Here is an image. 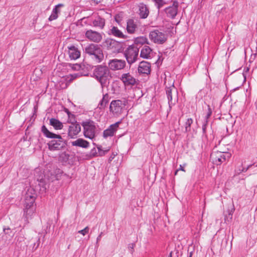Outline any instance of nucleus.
<instances>
[{
    "instance_id": "obj_25",
    "label": "nucleus",
    "mask_w": 257,
    "mask_h": 257,
    "mask_svg": "<svg viewBox=\"0 0 257 257\" xmlns=\"http://www.w3.org/2000/svg\"><path fill=\"white\" fill-rule=\"evenodd\" d=\"M64 5L62 4H59L55 6L53 9L51 15L50 16L48 20L50 21L56 20L58 18V13L60 12V10L58 9L59 8L63 7Z\"/></svg>"
},
{
    "instance_id": "obj_49",
    "label": "nucleus",
    "mask_w": 257,
    "mask_h": 257,
    "mask_svg": "<svg viewBox=\"0 0 257 257\" xmlns=\"http://www.w3.org/2000/svg\"><path fill=\"white\" fill-rule=\"evenodd\" d=\"M168 257H172V252H171L170 253Z\"/></svg>"
},
{
    "instance_id": "obj_53",
    "label": "nucleus",
    "mask_w": 257,
    "mask_h": 257,
    "mask_svg": "<svg viewBox=\"0 0 257 257\" xmlns=\"http://www.w3.org/2000/svg\"><path fill=\"white\" fill-rule=\"evenodd\" d=\"M30 190H31V191L35 192L34 190H33V189H31Z\"/></svg>"
},
{
    "instance_id": "obj_43",
    "label": "nucleus",
    "mask_w": 257,
    "mask_h": 257,
    "mask_svg": "<svg viewBox=\"0 0 257 257\" xmlns=\"http://www.w3.org/2000/svg\"><path fill=\"white\" fill-rule=\"evenodd\" d=\"M90 154V156L93 157L98 156V152L95 148L91 150Z\"/></svg>"
},
{
    "instance_id": "obj_7",
    "label": "nucleus",
    "mask_w": 257,
    "mask_h": 257,
    "mask_svg": "<svg viewBox=\"0 0 257 257\" xmlns=\"http://www.w3.org/2000/svg\"><path fill=\"white\" fill-rule=\"evenodd\" d=\"M139 53V48L137 46L131 45L126 48L124 55L129 64L131 65L137 60Z\"/></svg>"
},
{
    "instance_id": "obj_9",
    "label": "nucleus",
    "mask_w": 257,
    "mask_h": 257,
    "mask_svg": "<svg viewBox=\"0 0 257 257\" xmlns=\"http://www.w3.org/2000/svg\"><path fill=\"white\" fill-rule=\"evenodd\" d=\"M103 46L112 53H119L122 50L121 43L112 39H107L103 42Z\"/></svg>"
},
{
    "instance_id": "obj_34",
    "label": "nucleus",
    "mask_w": 257,
    "mask_h": 257,
    "mask_svg": "<svg viewBox=\"0 0 257 257\" xmlns=\"http://www.w3.org/2000/svg\"><path fill=\"white\" fill-rule=\"evenodd\" d=\"M208 123V120L205 119L204 121L202 124V132H203V137L207 139V136L206 135V128L207 126Z\"/></svg>"
},
{
    "instance_id": "obj_8",
    "label": "nucleus",
    "mask_w": 257,
    "mask_h": 257,
    "mask_svg": "<svg viewBox=\"0 0 257 257\" xmlns=\"http://www.w3.org/2000/svg\"><path fill=\"white\" fill-rule=\"evenodd\" d=\"M210 157L214 164L220 165L227 162L231 157V154L228 152H213Z\"/></svg>"
},
{
    "instance_id": "obj_46",
    "label": "nucleus",
    "mask_w": 257,
    "mask_h": 257,
    "mask_svg": "<svg viewBox=\"0 0 257 257\" xmlns=\"http://www.w3.org/2000/svg\"><path fill=\"white\" fill-rule=\"evenodd\" d=\"M179 170H181V171H184V172H185V170L184 168H183V167H182V165H180L179 169V170H177V171H176V172H175V175H176V174H177V172H178Z\"/></svg>"
},
{
    "instance_id": "obj_18",
    "label": "nucleus",
    "mask_w": 257,
    "mask_h": 257,
    "mask_svg": "<svg viewBox=\"0 0 257 257\" xmlns=\"http://www.w3.org/2000/svg\"><path fill=\"white\" fill-rule=\"evenodd\" d=\"M80 131L81 126L79 123L76 121H75V122H71V124L68 128V136L71 138H74L79 134Z\"/></svg>"
},
{
    "instance_id": "obj_48",
    "label": "nucleus",
    "mask_w": 257,
    "mask_h": 257,
    "mask_svg": "<svg viewBox=\"0 0 257 257\" xmlns=\"http://www.w3.org/2000/svg\"><path fill=\"white\" fill-rule=\"evenodd\" d=\"M79 67H80V66L79 65L76 64L75 67H73V68L74 69H76L77 68H79Z\"/></svg>"
},
{
    "instance_id": "obj_52",
    "label": "nucleus",
    "mask_w": 257,
    "mask_h": 257,
    "mask_svg": "<svg viewBox=\"0 0 257 257\" xmlns=\"http://www.w3.org/2000/svg\"><path fill=\"white\" fill-rule=\"evenodd\" d=\"M113 159V157H110V158L109 159L110 161L111 160V159Z\"/></svg>"
},
{
    "instance_id": "obj_42",
    "label": "nucleus",
    "mask_w": 257,
    "mask_h": 257,
    "mask_svg": "<svg viewBox=\"0 0 257 257\" xmlns=\"http://www.w3.org/2000/svg\"><path fill=\"white\" fill-rule=\"evenodd\" d=\"M89 228L88 226L85 227L83 229L78 231V233L82 234L83 235H85L89 232Z\"/></svg>"
},
{
    "instance_id": "obj_41",
    "label": "nucleus",
    "mask_w": 257,
    "mask_h": 257,
    "mask_svg": "<svg viewBox=\"0 0 257 257\" xmlns=\"http://www.w3.org/2000/svg\"><path fill=\"white\" fill-rule=\"evenodd\" d=\"M40 243V239L39 237L37 239L36 242L34 243L33 246L32 247V250L35 251L39 247Z\"/></svg>"
},
{
    "instance_id": "obj_36",
    "label": "nucleus",
    "mask_w": 257,
    "mask_h": 257,
    "mask_svg": "<svg viewBox=\"0 0 257 257\" xmlns=\"http://www.w3.org/2000/svg\"><path fill=\"white\" fill-rule=\"evenodd\" d=\"M98 150V156H103L108 151V150H103L102 149V147L101 146H98L97 147Z\"/></svg>"
},
{
    "instance_id": "obj_45",
    "label": "nucleus",
    "mask_w": 257,
    "mask_h": 257,
    "mask_svg": "<svg viewBox=\"0 0 257 257\" xmlns=\"http://www.w3.org/2000/svg\"><path fill=\"white\" fill-rule=\"evenodd\" d=\"M102 235H103V232H101L97 236V237L96 238V245L98 246V242L99 241H100Z\"/></svg>"
},
{
    "instance_id": "obj_39",
    "label": "nucleus",
    "mask_w": 257,
    "mask_h": 257,
    "mask_svg": "<svg viewBox=\"0 0 257 257\" xmlns=\"http://www.w3.org/2000/svg\"><path fill=\"white\" fill-rule=\"evenodd\" d=\"M212 113V110L209 105H207V113L205 116V119L208 120V119L211 116Z\"/></svg>"
},
{
    "instance_id": "obj_1",
    "label": "nucleus",
    "mask_w": 257,
    "mask_h": 257,
    "mask_svg": "<svg viewBox=\"0 0 257 257\" xmlns=\"http://www.w3.org/2000/svg\"><path fill=\"white\" fill-rule=\"evenodd\" d=\"M41 132L44 136L47 138L57 139L51 140L48 143L47 145L50 151H59L65 147L66 144L60 135L50 132L45 125L42 126Z\"/></svg>"
},
{
    "instance_id": "obj_27",
    "label": "nucleus",
    "mask_w": 257,
    "mask_h": 257,
    "mask_svg": "<svg viewBox=\"0 0 257 257\" xmlns=\"http://www.w3.org/2000/svg\"><path fill=\"white\" fill-rule=\"evenodd\" d=\"M92 25L94 27H99L102 29L105 25V20L99 16H97L93 20Z\"/></svg>"
},
{
    "instance_id": "obj_22",
    "label": "nucleus",
    "mask_w": 257,
    "mask_h": 257,
    "mask_svg": "<svg viewBox=\"0 0 257 257\" xmlns=\"http://www.w3.org/2000/svg\"><path fill=\"white\" fill-rule=\"evenodd\" d=\"M152 49L148 46L145 45L142 47L140 52V57L144 59H150L151 58Z\"/></svg>"
},
{
    "instance_id": "obj_6",
    "label": "nucleus",
    "mask_w": 257,
    "mask_h": 257,
    "mask_svg": "<svg viewBox=\"0 0 257 257\" xmlns=\"http://www.w3.org/2000/svg\"><path fill=\"white\" fill-rule=\"evenodd\" d=\"M96 123L90 119H87L81 122L83 128V134L85 138L90 140L93 139L95 137Z\"/></svg>"
},
{
    "instance_id": "obj_17",
    "label": "nucleus",
    "mask_w": 257,
    "mask_h": 257,
    "mask_svg": "<svg viewBox=\"0 0 257 257\" xmlns=\"http://www.w3.org/2000/svg\"><path fill=\"white\" fill-rule=\"evenodd\" d=\"M85 37L90 41L95 43H99L102 40V36L99 33L91 30L86 32Z\"/></svg>"
},
{
    "instance_id": "obj_20",
    "label": "nucleus",
    "mask_w": 257,
    "mask_h": 257,
    "mask_svg": "<svg viewBox=\"0 0 257 257\" xmlns=\"http://www.w3.org/2000/svg\"><path fill=\"white\" fill-rule=\"evenodd\" d=\"M109 35L113 36L115 37L125 39L127 36L124 35L117 27L112 26L108 32Z\"/></svg>"
},
{
    "instance_id": "obj_35",
    "label": "nucleus",
    "mask_w": 257,
    "mask_h": 257,
    "mask_svg": "<svg viewBox=\"0 0 257 257\" xmlns=\"http://www.w3.org/2000/svg\"><path fill=\"white\" fill-rule=\"evenodd\" d=\"M254 165V163L252 164H250L248 165L246 167H244L242 166V165H241V168L238 169L237 170V173L238 174L241 173L242 172H246L249 168H250L252 166Z\"/></svg>"
},
{
    "instance_id": "obj_11",
    "label": "nucleus",
    "mask_w": 257,
    "mask_h": 257,
    "mask_svg": "<svg viewBox=\"0 0 257 257\" xmlns=\"http://www.w3.org/2000/svg\"><path fill=\"white\" fill-rule=\"evenodd\" d=\"M179 3L177 1L173 2L172 5L166 7L161 11V13H164L166 17L170 19H174L178 12Z\"/></svg>"
},
{
    "instance_id": "obj_38",
    "label": "nucleus",
    "mask_w": 257,
    "mask_h": 257,
    "mask_svg": "<svg viewBox=\"0 0 257 257\" xmlns=\"http://www.w3.org/2000/svg\"><path fill=\"white\" fill-rule=\"evenodd\" d=\"M67 113L68 116V122H70L71 123V122H75V115L73 114H71L70 111H69L68 110H67Z\"/></svg>"
},
{
    "instance_id": "obj_28",
    "label": "nucleus",
    "mask_w": 257,
    "mask_h": 257,
    "mask_svg": "<svg viewBox=\"0 0 257 257\" xmlns=\"http://www.w3.org/2000/svg\"><path fill=\"white\" fill-rule=\"evenodd\" d=\"M50 124L54 127L55 130H61L63 125L62 122H61L59 120L52 118L50 119Z\"/></svg>"
},
{
    "instance_id": "obj_33",
    "label": "nucleus",
    "mask_w": 257,
    "mask_h": 257,
    "mask_svg": "<svg viewBox=\"0 0 257 257\" xmlns=\"http://www.w3.org/2000/svg\"><path fill=\"white\" fill-rule=\"evenodd\" d=\"M80 75L78 73H74L69 74L65 76V80L69 83L71 82L72 81L79 77Z\"/></svg>"
},
{
    "instance_id": "obj_29",
    "label": "nucleus",
    "mask_w": 257,
    "mask_h": 257,
    "mask_svg": "<svg viewBox=\"0 0 257 257\" xmlns=\"http://www.w3.org/2000/svg\"><path fill=\"white\" fill-rule=\"evenodd\" d=\"M155 4L156 7L160 10L164 6L168 4L169 1L166 0H151Z\"/></svg>"
},
{
    "instance_id": "obj_5",
    "label": "nucleus",
    "mask_w": 257,
    "mask_h": 257,
    "mask_svg": "<svg viewBox=\"0 0 257 257\" xmlns=\"http://www.w3.org/2000/svg\"><path fill=\"white\" fill-rule=\"evenodd\" d=\"M127 103L128 100L125 98L113 100L110 102L109 110L114 115L119 116Z\"/></svg>"
},
{
    "instance_id": "obj_10",
    "label": "nucleus",
    "mask_w": 257,
    "mask_h": 257,
    "mask_svg": "<svg viewBox=\"0 0 257 257\" xmlns=\"http://www.w3.org/2000/svg\"><path fill=\"white\" fill-rule=\"evenodd\" d=\"M149 37L152 42L158 44H163L167 40V35L157 29L150 31Z\"/></svg>"
},
{
    "instance_id": "obj_40",
    "label": "nucleus",
    "mask_w": 257,
    "mask_h": 257,
    "mask_svg": "<svg viewBox=\"0 0 257 257\" xmlns=\"http://www.w3.org/2000/svg\"><path fill=\"white\" fill-rule=\"evenodd\" d=\"M136 246L135 243H131L128 244V249L131 254H133L135 251L134 248Z\"/></svg>"
},
{
    "instance_id": "obj_37",
    "label": "nucleus",
    "mask_w": 257,
    "mask_h": 257,
    "mask_svg": "<svg viewBox=\"0 0 257 257\" xmlns=\"http://www.w3.org/2000/svg\"><path fill=\"white\" fill-rule=\"evenodd\" d=\"M115 21L118 24V25H122V17L119 15L117 14L114 16Z\"/></svg>"
},
{
    "instance_id": "obj_12",
    "label": "nucleus",
    "mask_w": 257,
    "mask_h": 257,
    "mask_svg": "<svg viewBox=\"0 0 257 257\" xmlns=\"http://www.w3.org/2000/svg\"><path fill=\"white\" fill-rule=\"evenodd\" d=\"M119 79L125 87H132L137 84L138 80L130 73H123Z\"/></svg>"
},
{
    "instance_id": "obj_2",
    "label": "nucleus",
    "mask_w": 257,
    "mask_h": 257,
    "mask_svg": "<svg viewBox=\"0 0 257 257\" xmlns=\"http://www.w3.org/2000/svg\"><path fill=\"white\" fill-rule=\"evenodd\" d=\"M93 76L100 83L102 88L107 86L111 78L108 67L101 65L95 67Z\"/></svg>"
},
{
    "instance_id": "obj_19",
    "label": "nucleus",
    "mask_w": 257,
    "mask_h": 257,
    "mask_svg": "<svg viewBox=\"0 0 257 257\" xmlns=\"http://www.w3.org/2000/svg\"><path fill=\"white\" fill-rule=\"evenodd\" d=\"M138 70L140 74L148 75L151 72V64L146 61H142L139 64Z\"/></svg>"
},
{
    "instance_id": "obj_4",
    "label": "nucleus",
    "mask_w": 257,
    "mask_h": 257,
    "mask_svg": "<svg viewBox=\"0 0 257 257\" xmlns=\"http://www.w3.org/2000/svg\"><path fill=\"white\" fill-rule=\"evenodd\" d=\"M84 52L95 63H99L104 59L103 50L97 44H89L85 47Z\"/></svg>"
},
{
    "instance_id": "obj_32",
    "label": "nucleus",
    "mask_w": 257,
    "mask_h": 257,
    "mask_svg": "<svg viewBox=\"0 0 257 257\" xmlns=\"http://www.w3.org/2000/svg\"><path fill=\"white\" fill-rule=\"evenodd\" d=\"M70 155L66 152H63L60 154L59 156V161L62 163H66L69 159Z\"/></svg>"
},
{
    "instance_id": "obj_3",
    "label": "nucleus",
    "mask_w": 257,
    "mask_h": 257,
    "mask_svg": "<svg viewBox=\"0 0 257 257\" xmlns=\"http://www.w3.org/2000/svg\"><path fill=\"white\" fill-rule=\"evenodd\" d=\"M36 200V194L32 193L28 190L25 195L24 208V217L26 224L29 223V219L31 218L35 211V208L34 204Z\"/></svg>"
},
{
    "instance_id": "obj_14",
    "label": "nucleus",
    "mask_w": 257,
    "mask_h": 257,
    "mask_svg": "<svg viewBox=\"0 0 257 257\" xmlns=\"http://www.w3.org/2000/svg\"><path fill=\"white\" fill-rule=\"evenodd\" d=\"M138 11L137 13L141 19H146L150 14V10L149 7L146 4L141 3L137 6Z\"/></svg>"
},
{
    "instance_id": "obj_50",
    "label": "nucleus",
    "mask_w": 257,
    "mask_h": 257,
    "mask_svg": "<svg viewBox=\"0 0 257 257\" xmlns=\"http://www.w3.org/2000/svg\"><path fill=\"white\" fill-rule=\"evenodd\" d=\"M239 87H236V88H234V90H236L238 89Z\"/></svg>"
},
{
    "instance_id": "obj_26",
    "label": "nucleus",
    "mask_w": 257,
    "mask_h": 257,
    "mask_svg": "<svg viewBox=\"0 0 257 257\" xmlns=\"http://www.w3.org/2000/svg\"><path fill=\"white\" fill-rule=\"evenodd\" d=\"M110 97L108 93H105L103 95L102 98L100 101L98 105V107L100 109H104L106 104L109 101Z\"/></svg>"
},
{
    "instance_id": "obj_15",
    "label": "nucleus",
    "mask_w": 257,
    "mask_h": 257,
    "mask_svg": "<svg viewBox=\"0 0 257 257\" xmlns=\"http://www.w3.org/2000/svg\"><path fill=\"white\" fill-rule=\"evenodd\" d=\"M126 63L124 60L116 59L109 61L108 66L112 70H118L123 69L125 66Z\"/></svg>"
},
{
    "instance_id": "obj_44",
    "label": "nucleus",
    "mask_w": 257,
    "mask_h": 257,
    "mask_svg": "<svg viewBox=\"0 0 257 257\" xmlns=\"http://www.w3.org/2000/svg\"><path fill=\"white\" fill-rule=\"evenodd\" d=\"M3 231L6 234L10 235L11 233H12V230L11 228L9 227H4Z\"/></svg>"
},
{
    "instance_id": "obj_54",
    "label": "nucleus",
    "mask_w": 257,
    "mask_h": 257,
    "mask_svg": "<svg viewBox=\"0 0 257 257\" xmlns=\"http://www.w3.org/2000/svg\"><path fill=\"white\" fill-rule=\"evenodd\" d=\"M176 92L177 93H178V91H177V90L176 89Z\"/></svg>"
},
{
    "instance_id": "obj_16",
    "label": "nucleus",
    "mask_w": 257,
    "mask_h": 257,
    "mask_svg": "<svg viewBox=\"0 0 257 257\" xmlns=\"http://www.w3.org/2000/svg\"><path fill=\"white\" fill-rule=\"evenodd\" d=\"M120 122V121H117L111 124L107 129L105 130L103 132V138L106 139L108 137L113 136L117 130Z\"/></svg>"
},
{
    "instance_id": "obj_51",
    "label": "nucleus",
    "mask_w": 257,
    "mask_h": 257,
    "mask_svg": "<svg viewBox=\"0 0 257 257\" xmlns=\"http://www.w3.org/2000/svg\"><path fill=\"white\" fill-rule=\"evenodd\" d=\"M113 159V157H110V158L109 159L110 161L111 160V159Z\"/></svg>"
},
{
    "instance_id": "obj_13",
    "label": "nucleus",
    "mask_w": 257,
    "mask_h": 257,
    "mask_svg": "<svg viewBox=\"0 0 257 257\" xmlns=\"http://www.w3.org/2000/svg\"><path fill=\"white\" fill-rule=\"evenodd\" d=\"M139 21L134 18H130L126 21V30L129 34H134L139 29Z\"/></svg>"
},
{
    "instance_id": "obj_30",
    "label": "nucleus",
    "mask_w": 257,
    "mask_h": 257,
    "mask_svg": "<svg viewBox=\"0 0 257 257\" xmlns=\"http://www.w3.org/2000/svg\"><path fill=\"white\" fill-rule=\"evenodd\" d=\"M135 46L138 47L139 45H144L145 44H148V39L146 37H137L135 40Z\"/></svg>"
},
{
    "instance_id": "obj_23",
    "label": "nucleus",
    "mask_w": 257,
    "mask_h": 257,
    "mask_svg": "<svg viewBox=\"0 0 257 257\" xmlns=\"http://www.w3.org/2000/svg\"><path fill=\"white\" fill-rule=\"evenodd\" d=\"M173 89H176L174 85L171 87H166V93L167 96L168 104L170 108H171L172 106L175 105L176 103V100H174L173 101L172 98V91Z\"/></svg>"
},
{
    "instance_id": "obj_31",
    "label": "nucleus",
    "mask_w": 257,
    "mask_h": 257,
    "mask_svg": "<svg viewBox=\"0 0 257 257\" xmlns=\"http://www.w3.org/2000/svg\"><path fill=\"white\" fill-rule=\"evenodd\" d=\"M193 123V119L192 118H188L184 123L185 132L189 133L191 131V125Z\"/></svg>"
},
{
    "instance_id": "obj_47",
    "label": "nucleus",
    "mask_w": 257,
    "mask_h": 257,
    "mask_svg": "<svg viewBox=\"0 0 257 257\" xmlns=\"http://www.w3.org/2000/svg\"><path fill=\"white\" fill-rule=\"evenodd\" d=\"M192 255H193V252L191 251V252H190L189 253L188 255L187 256V257H192Z\"/></svg>"
},
{
    "instance_id": "obj_24",
    "label": "nucleus",
    "mask_w": 257,
    "mask_h": 257,
    "mask_svg": "<svg viewBox=\"0 0 257 257\" xmlns=\"http://www.w3.org/2000/svg\"><path fill=\"white\" fill-rule=\"evenodd\" d=\"M73 146H77L83 148H87L89 146V143L82 139H78L76 140L71 142Z\"/></svg>"
},
{
    "instance_id": "obj_21",
    "label": "nucleus",
    "mask_w": 257,
    "mask_h": 257,
    "mask_svg": "<svg viewBox=\"0 0 257 257\" xmlns=\"http://www.w3.org/2000/svg\"><path fill=\"white\" fill-rule=\"evenodd\" d=\"M68 54L71 59L76 60L80 56V51L74 46L68 47Z\"/></svg>"
}]
</instances>
